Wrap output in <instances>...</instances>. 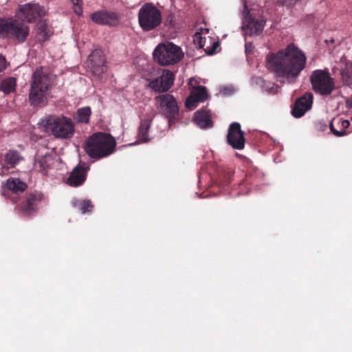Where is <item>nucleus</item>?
Instances as JSON below:
<instances>
[{"instance_id": "nucleus-1", "label": "nucleus", "mask_w": 352, "mask_h": 352, "mask_svg": "<svg viewBox=\"0 0 352 352\" xmlns=\"http://www.w3.org/2000/svg\"><path fill=\"white\" fill-rule=\"evenodd\" d=\"M265 61L267 69L274 74L278 81L292 84L305 68L307 57L302 50L291 43L276 53H269Z\"/></svg>"}, {"instance_id": "nucleus-2", "label": "nucleus", "mask_w": 352, "mask_h": 352, "mask_svg": "<svg viewBox=\"0 0 352 352\" xmlns=\"http://www.w3.org/2000/svg\"><path fill=\"white\" fill-rule=\"evenodd\" d=\"M52 86V76L43 69H37L32 77L29 94L30 104L34 106L45 104L50 97Z\"/></svg>"}, {"instance_id": "nucleus-3", "label": "nucleus", "mask_w": 352, "mask_h": 352, "mask_svg": "<svg viewBox=\"0 0 352 352\" xmlns=\"http://www.w3.org/2000/svg\"><path fill=\"white\" fill-rule=\"evenodd\" d=\"M116 142L113 136L105 133H95L85 142L83 148L85 153L95 160H100L113 154Z\"/></svg>"}, {"instance_id": "nucleus-4", "label": "nucleus", "mask_w": 352, "mask_h": 352, "mask_svg": "<svg viewBox=\"0 0 352 352\" xmlns=\"http://www.w3.org/2000/svg\"><path fill=\"white\" fill-rule=\"evenodd\" d=\"M41 128L54 138L61 140L71 139L75 132V125L70 118L60 115H48L38 122Z\"/></svg>"}, {"instance_id": "nucleus-5", "label": "nucleus", "mask_w": 352, "mask_h": 352, "mask_svg": "<svg viewBox=\"0 0 352 352\" xmlns=\"http://www.w3.org/2000/svg\"><path fill=\"white\" fill-rule=\"evenodd\" d=\"M182 48L172 42L159 43L153 52L155 61L163 66H168L179 63L184 57Z\"/></svg>"}, {"instance_id": "nucleus-6", "label": "nucleus", "mask_w": 352, "mask_h": 352, "mask_svg": "<svg viewBox=\"0 0 352 352\" xmlns=\"http://www.w3.org/2000/svg\"><path fill=\"white\" fill-rule=\"evenodd\" d=\"M162 21V12L153 3H144L138 11L139 25L144 32L156 29Z\"/></svg>"}, {"instance_id": "nucleus-7", "label": "nucleus", "mask_w": 352, "mask_h": 352, "mask_svg": "<svg viewBox=\"0 0 352 352\" xmlns=\"http://www.w3.org/2000/svg\"><path fill=\"white\" fill-rule=\"evenodd\" d=\"M29 27L18 20L0 19V37L24 42L29 34Z\"/></svg>"}, {"instance_id": "nucleus-8", "label": "nucleus", "mask_w": 352, "mask_h": 352, "mask_svg": "<svg viewBox=\"0 0 352 352\" xmlns=\"http://www.w3.org/2000/svg\"><path fill=\"white\" fill-rule=\"evenodd\" d=\"M309 80L312 89L317 94L327 96L335 89L334 79L331 76L328 68L313 71Z\"/></svg>"}, {"instance_id": "nucleus-9", "label": "nucleus", "mask_w": 352, "mask_h": 352, "mask_svg": "<svg viewBox=\"0 0 352 352\" xmlns=\"http://www.w3.org/2000/svg\"><path fill=\"white\" fill-rule=\"evenodd\" d=\"M265 25V20L253 10H249L245 3H243L241 29L244 36H253L259 35Z\"/></svg>"}, {"instance_id": "nucleus-10", "label": "nucleus", "mask_w": 352, "mask_h": 352, "mask_svg": "<svg viewBox=\"0 0 352 352\" xmlns=\"http://www.w3.org/2000/svg\"><path fill=\"white\" fill-rule=\"evenodd\" d=\"M45 14V8L36 3L20 5L15 13L19 20L26 23H35Z\"/></svg>"}, {"instance_id": "nucleus-11", "label": "nucleus", "mask_w": 352, "mask_h": 352, "mask_svg": "<svg viewBox=\"0 0 352 352\" xmlns=\"http://www.w3.org/2000/svg\"><path fill=\"white\" fill-rule=\"evenodd\" d=\"M156 77L148 79V87L155 92H166L173 85L174 74L167 69H157L155 71Z\"/></svg>"}, {"instance_id": "nucleus-12", "label": "nucleus", "mask_w": 352, "mask_h": 352, "mask_svg": "<svg viewBox=\"0 0 352 352\" xmlns=\"http://www.w3.org/2000/svg\"><path fill=\"white\" fill-rule=\"evenodd\" d=\"M155 100L157 108L165 117L168 118V122L170 124L179 111L175 98L172 95L166 94L155 97Z\"/></svg>"}, {"instance_id": "nucleus-13", "label": "nucleus", "mask_w": 352, "mask_h": 352, "mask_svg": "<svg viewBox=\"0 0 352 352\" xmlns=\"http://www.w3.org/2000/svg\"><path fill=\"white\" fill-rule=\"evenodd\" d=\"M227 142L234 149L242 150L244 148L245 139L244 132L241 130L239 122L232 123L228 129Z\"/></svg>"}, {"instance_id": "nucleus-14", "label": "nucleus", "mask_w": 352, "mask_h": 352, "mask_svg": "<svg viewBox=\"0 0 352 352\" xmlns=\"http://www.w3.org/2000/svg\"><path fill=\"white\" fill-rule=\"evenodd\" d=\"M197 83V80L192 78L189 80V85L192 87L190 95L186 101V107L193 109L199 102H204L208 98L207 91L204 87H194L193 84Z\"/></svg>"}, {"instance_id": "nucleus-15", "label": "nucleus", "mask_w": 352, "mask_h": 352, "mask_svg": "<svg viewBox=\"0 0 352 352\" xmlns=\"http://www.w3.org/2000/svg\"><path fill=\"white\" fill-rule=\"evenodd\" d=\"M89 67L94 76L100 77L106 71L105 60L102 52L100 50H95L89 56Z\"/></svg>"}, {"instance_id": "nucleus-16", "label": "nucleus", "mask_w": 352, "mask_h": 352, "mask_svg": "<svg viewBox=\"0 0 352 352\" xmlns=\"http://www.w3.org/2000/svg\"><path fill=\"white\" fill-rule=\"evenodd\" d=\"M89 169V166L85 163L78 164L71 172L67 179V184L74 187L82 185L86 179Z\"/></svg>"}, {"instance_id": "nucleus-17", "label": "nucleus", "mask_w": 352, "mask_h": 352, "mask_svg": "<svg viewBox=\"0 0 352 352\" xmlns=\"http://www.w3.org/2000/svg\"><path fill=\"white\" fill-rule=\"evenodd\" d=\"M313 104V95L310 92L305 93L302 96L298 98L292 109V113L295 118L302 117L307 111H309Z\"/></svg>"}, {"instance_id": "nucleus-18", "label": "nucleus", "mask_w": 352, "mask_h": 352, "mask_svg": "<svg viewBox=\"0 0 352 352\" xmlns=\"http://www.w3.org/2000/svg\"><path fill=\"white\" fill-rule=\"evenodd\" d=\"M23 160L20 153L15 150H9L0 162V175H6L11 168L15 167Z\"/></svg>"}, {"instance_id": "nucleus-19", "label": "nucleus", "mask_w": 352, "mask_h": 352, "mask_svg": "<svg viewBox=\"0 0 352 352\" xmlns=\"http://www.w3.org/2000/svg\"><path fill=\"white\" fill-rule=\"evenodd\" d=\"M193 42L199 48L204 49L208 54L215 53L219 47L217 42H212L210 36H203L202 33L196 32L193 36Z\"/></svg>"}, {"instance_id": "nucleus-20", "label": "nucleus", "mask_w": 352, "mask_h": 352, "mask_svg": "<svg viewBox=\"0 0 352 352\" xmlns=\"http://www.w3.org/2000/svg\"><path fill=\"white\" fill-rule=\"evenodd\" d=\"M91 20L99 25H116L118 23V17L114 12L98 10L91 16Z\"/></svg>"}, {"instance_id": "nucleus-21", "label": "nucleus", "mask_w": 352, "mask_h": 352, "mask_svg": "<svg viewBox=\"0 0 352 352\" xmlns=\"http://www.w3.org/2000/svg\"><path fill=\"white\" fill-rule=\"evenodd\" d=\"M336 69L340 71L342 80L344 84L352 85V62L348 60L345 56H342L338 62V67H334L332 71Z\"/></svg>"}, {"instance_id": "nucleus-22", "label": "nucleus", "mask_w": 352, "mask_h": 352, "mask_svg": "<svg viewBox=\"0 0 352 352\" xmlns=\"http://www.w3.org/2000/svg\"><path fill=\"white\" fill-rule=\"evenodd\" d=\"M54 164V158L50 154L37 155L35 160L34 168L36 171L45 174Z\"/></svg>"}, {"instance_id": "nucleus-23", "label": "nucleus", "mask_w": 352, "mask_h": 352, "mask_svg": "<svg viewBox=\"0 0 352 352\" xmlns=\"http://www.w3.org/2000/svg\"><path fill=\"white\" fill-rule=\"evenodd\" d=\"M193 122L201 129H207L212 126L210 112L206 110L196 111L193 117Z\"/></svg>"}, {"instance_id": "nucleus-24", "label": "nucleus", "mask_w": 352, "mask_h": 352, "mask_svg": "<svg viewBox=\"0 0 352 352\" xmlns=\"http://www.w3.org/2000/svg\"><path fill=\"white\" fill-rule=\"evenodd\" d=\"M334 120L331 121L329 124V129L332 133L336 137H343L348 134L346 131V129L350 125V122L348 120H343L342 118L337 120V127L338 129L335 128Z\"/></svg>"}, {"instance_id": "nucleus-25", "label": "nucleus", "mask_w": 352, "mask_h": 352, "mask_svg": "<svg viewBox=\"0 0 352 352\" xmlns=\"http://www.w3.org/2000/svg\"><path fill=\"white\" fill-rule=\"evenodd\" d=\"M6 186L8 190L14 192H23L26 188V184L17 178H9Z\"/></svg>"}, {"instance_id": "nucleus-26", "label": "nucleus", "mask_w": 352, "mask_h": 352, "mask_svg": "<svg viewBox=\"0 0 352 352\" xmlns=\"http://www.w3.org/2000/svg\"><path fill=\"white\" fill-rule=\"evenodd\" d=\"M151 126V120H145L142 121L140 126L139 127L138 131V140L139 143L145 142L148 140V131Z\"/></svg>"}, {"instance_id": "nucleus-27", "label": "nucleus", "mask_w": 352, "mask_h": 352, "mask_svg": "<svg viewBox=\"0 0 352 352\" xmlns=\"http://www.w3.org/2000/svg\"><path fill=\"white\" fill-rule=\"evenodd\" d=\"M74 207L77 208L82 214L91 212L93 208V205L89 200H78L74 199L72 202Z\"/></svg>"}, {"instance_id": "nucleus-28", "label": "nucleus", "mask_w": 352, "mask_h": 352, "mask_svg": "<svg viewBox=\"0 0 352 352\" xmlns=\"http://www.w3.org/2000/svg\"><path fill=\"white\" fill-rule=\"evenodd\" d=\"M16 80L14 78H8L0 83V90L4 94H10L15 90Z\"/></svg>"}, {"instance_id": "nucleus-29", "label": "nucleus", "mask_w": 352, "mask_h": 352, "mask_svg": "<svg viewBox=\"0 0 352 352\" xmlns=\"http://www.w3.org/2000/svg\"><path fill=\"white\" fill-rule=\"evenodd\" d=\"M91 115V109L88 107H82L77 110L76 119L78 122L87 123Z\"/></svg>"}, {"instance_id": "nucleus-30", "label": "nucleus", "mask_w": 352, "mask_h": 352, "mask_svg": "<svg viewBox=\"0 0 352 352\" xmlns=\"http://www.w3.org/2000/svg\"><path fill=\"white\" fill-rule=\"evenodd\" d=\"M38 198L36 195H32L30 197L25 205L23 207V212L25 214H30L32 212L36 206Z\"/></svg>"}, {"instance_id": "nucleus-31", "label": "nucleus", "mask_w": 352, "mask_h": 352, "mask_svg": "<svg viewBox=\"0 0 352 352\" xmlns=\"http://www.w3.org/2000/svg\"><path fill=\"white\" fill-rule=\"evenodd\" d=\"M38 34L39 40L46 41L50 35V30L45 23H41L38 26Z\"/></svg>"}, {"instance_id": "nucleus-32", "label": "nucleus", "mask_w": 352, "mask_h": 352, "mask_svg": "<svg viewBox=\"0 0 352 352\" xmlns=\"http://www.w3.org/2000/svg\"><path fill=\"white\" fill-rule=\"evenodd\" d=\"M74 6V11L78 15L82 13V8L81 6L82 0H71Z\"/></svg>"}, {"instance_id": "nucleus-33", "label": "nucleus", "mask_w": 352, "mask_h": 352, "mask_svg": "<svg viewBox=\"0 0 352 352\" xmlns=\"http://www.w3.org/2000/svg\"><path fill=\"white\" fill-rule=\"evenodd\" d=\"M220 91L224 96H229L234 92V89L232 86H229L223 87Z\"/></svg>"}, {"instance_id": "nucleus-34", "label": "nucleus", "mask_w": 352, "mask_h": 352, "mask_svg": "<svg viewBox=\"0 0 352 352\" xmlns=\"http://www.w3.org/2000/svg\"><path fill=\"white\" fill-rule=\"evenodd\" d=\"M245 50L246 54H251L254 50V45L251 42H245Z\"/></svg>"}, {"instance_id": "nucleus-35", "label": "nucleus", "mask_w": 352, "mask_h": 352, "mask_svg": "<svg viewBox=\"0 0 352 352\" xmlns=\"http://www.w3.org/2000/svg\"><path fill=\"white\" fill-rule=\"evenodd\" d=\"M7 67V61L6 58L0 55V72H3Z\"/></svg>"}, {"instance_id": "nucleus-36", "label": "nucleus", "mask_w": 352, "mask_h": 352, "mask_svg": "<svg viewBox=\"0 0 352 352\" xmlns=\"http://www.w3.org/2000/svg\"><path fill=\"white\" fill-rule=\"evenodd\" d=\"M298 0H285L284 1V6H287V7H292L294 5L296 4V3L298 1Z\"/></svg>"}, {"instance_id": "nucleus-37", "label": "nucleus", "mask_w": 352, "mask_h": 352, "mask_svg": "<svg viewBox=\"0 0 352 352\" xmlns=\"http://www.w3.org/2000/svg\"><path fill=\"white\" fill-rule=\"evenodd\" d=\"M346 106L349 109H352V96L346 100Z\"/></svg>"}]
</instances>
